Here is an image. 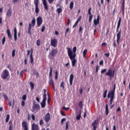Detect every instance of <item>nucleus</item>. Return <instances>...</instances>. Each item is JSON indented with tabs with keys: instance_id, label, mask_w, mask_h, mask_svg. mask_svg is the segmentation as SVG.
<instances>
[{
	"instance_id": "obj_57",
	"label": "nucleus",
	"mask_w": 130,
	"mask_h": 130,
	"mask_svg": "<svg viewBox=\"0 0 130 130\" xmlns=\"http://www.w3.org/2000/svg\"><path fill=\"white\" fill-rule=\"evenodd\" d=\"M99 68H100V67L98 66H96V69H95V72H98L99 70Z\"/></svg>"
},
{
	"instance_id": "obj_6",
	"label": "nucleus",
	"mask_w": 130,
	"mask_h": 130,
	"mask_svg": "<svg viewBox=\"0 0 130 130\" xmlns=\"http://www.w3.org/2000/svg\"><path fill=\"white\" fill-rule=\"evenodd\" d=\"M58 52L57 49H52L51 52L49 54V57L50 59H53V57L56 55Z\"/></svg>"
},
{
	"instance_id": "obj_36",
	"label": "nucleus",
	"mask_w": 130,
	"mask_h": 130,
	"mask_svg": "<svg viewBox=\"0 0 130 130\" xmlns=\"http://www.w3.org/2000/svg\"><path fill=\"white\" fill-rule=\"evenodd\" d=\"M39 0H34V4H35L36 8L39 3Z\"/></svg>"
},
{
	"instance_id": "obj_7",
	"label": "nucleus",
	"mask_w": 130,
	"mask_h": 130,
	"mask_svg": "<svg viewBox=\"0 0 130 130\" xmlns=\"http://www.w3.org/2000/svg\"><path fill=\"white\" fill-rule=\"evenodd\" d=\"M115 71L114 70H112L111 69H108L107 72L106 73V75H108L111 78L114 76Z\"/></svg>"
},
{
	"instance_id": "obj_37",
	"label": "nucleus",
	"mask_w": 130,
	"mask_h": 130,
	"mask_svg": "<svg viewBox=\"0 0 130 130\" xmlns=\"http://www.w3.org/2000/svg\"><path fill=\"white\" fill-rule=\"evenodd\" d=\"M27 99V95L26 94H23L22 96V100L25 102Z\"/></svg>"
},
{
	"instance_id": "obj_59",
	"label": "nucleus",
	"mask_w": 130,
	"mask_h": 130,
	"mask_svg": "<svg viewBox=\"0 0 130 130\" xmlns=\"http://www.w3.org/2000/svg\"><path fill=\"white\" fill-rule=\"evenodd\" d=\"M63 109H64V110H66V111H68V110H69L70 108L69 107H68L67 108H66V107L63 106Z\"/></svg>"
},
{
	"instance_id": "obj_31",
	"label": "nucleus",
	"mask_w": 130,
	"mask_h": 130,
	"mask_svg": "<svg viewBox=\"0 0 130 130\" xmlns=\"http://www.w3.org/2000/svg\"><path fill=\"white\" fill-rule=\"evenodd\" d=\"M62 8H57V12L58 14H60V13H61V12H62Z\"/></svg>"
},
{
	"instance_id": "obj_63",
	"label": "nucleus",
	"mask_w": 130,
	"mask_h": 130,
	"mask_svg": "<svg viewBox=\"0 0 130 130\" xmlns=\"http://www.w3.org/2000/svg\"><path fill=\"white\" fill-rule=\"evenodd\" d=\"M113 47L114 48H116V43L115 41H114V42H113Z\"/></svg>"
},
{
	"instance_id": "obj_38",
	"label": "nucleus",
	"mask_w": 130,
	"mask_h": 130,
	"mask_svg": "<svg viewBox=\"0 0 130 130\" xmlns=\"http://www.w3.org/2000/svg\"><path fill=\"white\" fill-rule=\"evenodd\" d=\"M44 123V120H43V119H41V120H40V125H43Z\"/></svg>"
},
{
	"instance_id": "obj_17",
	"label": "nucleus",
	"mask_w": 130,
	"mask_h": 130,
	"mask_svg": "<svg viewBox=\"0 0 130 130\" xmlns=\"http://www.w3.org/2000/svg\"><path fill=\"white\" fill-rule=\"evenodd\" d=\"M74 78V74H71L70 76V79H69L70 85H72Z\"/></svg>"
},
{
	"instance_id": "obj_2",
	"label": "nucleus",
	"mask_w": 130,
	"mask_h": 130,
	"mask_svg": "<svg viewBox=\"0 0 130 130\" xmlns=\"http://www.w3.org/2000/svg\"><path fill=\"white\" fill-rule=\"evenodd\" d=\"M121 21V17H119V20L118 21V24L117 26V29H116V31L117 32V43L118 45H119V44H120V41L121 40V29H120V30H119V31H118L119 28L120 26Z\"/></svg>"
},
{
	"instance_id": "obj_61",
	"label": "nucleus",
	"mask_w": 130,
	"mask_h": 130,
	"mask_svg": "<svg viewBox=\"0 0 130 130\" xmlns=\"http://www.w3.org/2000/svg\"><path fill=\"white\" fill-rule=\"evenodd\" d=\"M27 63H28V60H27V59H26V58L24 59V64H25V65H27Z\"/></svg>"
},
{
	"instance_id": "obj_14",
	"label": "nucleus",
	"mask_w": 130,
	"mask_h": 130,
	"mask_svg": "<svg viewBox=\"0 0 130 130\" xmlns=\"http://www.w3.org/2000/svg\"><path fill=\"white\" fill-rule=\"evenodd\" d=\"M22 126L24 130H28L27 123L26 121H23L22 122Z\"/></svg>"
},
{
	"instance_id": "obj_25",
	"label": "nucleus",
	"mask_w": 130,
	"mask_h": 130,
	"mask_svg": "<svg viewBox=\"0 0 130 130\" xmlns=\"http://www.w3.org/2000/svg\"><path fill=\"white\" fill-rule=\"evenodd\" d=\"M106 115H108L109 112V108H108V105L107 104L106 105Z\"/></svg>"
},
{
	"instance_id": "obj_3",
	"label": "nucleus",
	"mask_w": 130,
	"mask_h": 130,
	"mask_svg": "<svg viewBox=\"0 0 130 130\" xmlns=\"http://www.w3.org/2000/svg\"><path fill=\"white\" fill-rule=\"evenodd\" d=\"M115 89H116V84H114L113 89L112 90H110V91H109V92L108 94V98H110V105H112V104H113V103Z\"/></svg>"
},
{
	"instance_id": "obj_48",
	"label": "nucleus",
	"mask_w": 130,
	"mask_h": 130,
	"mask_svg": "<svg viewBox=\"0 0 130 130\" xmlns=\"http://www.w3.org/2000/svg\"><path fill=\"white\" fill-rule=\"evenodd\" d=\"M13 126L12 124H10L9 126V130H13Z\"/></svg>"
},
{
	"instance_id": "obj_43",
	"label": "nucleus",
	"mask_w": 130,
	"mask_h": 130,
	"mask_svg": "<svg viewBox=\"0 0 130 130\" xmlns=\"http://www.w3.org/2000/svg\"><path fill=\"white\" fill-rule=\"evenodd\" d=\"M69 126V122H66V130L68 129Z\"/></svg>"
},
{
	"instance_id": "obj_29",
	"label": "nucleus",
	"mask_w": 130,
	"mask_h": 130,
	"mask_svg": "<svg viewBox=\"0 0 130 130\" xmlns=\"http://www.w3.org/2000/svg\"><path fill=\"white\" fill-rule=\"evenodd\" d=\"M88 52V50L85 49L83 52V56L84 58H86V54H87Z\"/></svg>"
},
{
	"instance_id": "obj_10",
	"label": "nucleus",
	"mask_w": 130,
	"mask_h": 130,
	"mask_svg": "<svg viewBox=\"0 0 130 130\" xmlns=\"http://www.w3.org/2000/svg\"><path fill=\"white\" fill-rule=\"evenodd\" d=\"M51 118V115L50 113H47L44 117V120L46 122H49Z\"/></svg>"
},
{
	"instance_id": "obj_53",
	"label": "nucleus",
	"mask_w": 130,
	"mask_h": 130,
	"mask_svg": "<svg viewBox=\"0 0 130 130\" xmlns=\"http://www.w3.org/2000/svg\"><path fill=\"white\" fill-rule=\"evenodd\" d=\"M15 50H13L12 54V57H15Z\"/></svg>"
},
{
	"instance_id": "obj_55",
	"label": "nucleus",
	"mask_w": 130,
	"mask_h": 130,
	"mask_svg": "<svg viewBox=\"0 0 130 130\" xmlns=\"http://www.w3.org/2000/svg\"><path fill=\"white\" fill-rule=\"evenodd\" d=\"M86 115H87V110L86 109H85V112L84 113V118H85Z\"/></svg>"
},
{
	"instance_id": "obj_40",
	"label": "nucleus",
	"mask_w": 130,
	"mask_h": 130,
	"mask_svg": "<svg viewBox=\"0 0 130 130\" xmlns=\"http://www.w3.org/2000/svg\"><path fill=\"white\" fill-rule=\"evenodd\" d=\"M92 18H93V15L91 13V14L89 16V22L91 21Z\"/></svg>"
},
{
	"instance_id": "obj_42",
	"label": "nucleus",
	"mask_w": 130,
	"mask_h": 130,
	"mask_svg": "<svg viewBox=\"0 0 130 130\" xmlns=\"http://www.w3.org/2000/svg\"><path fill=\"white\" fill-rule=\"evenodd\" d=\"M45 28H46L45 25H42V29H41L42 32H43L44 31Z\"/></svg>"
},
{
	"instance_id": "obj_56",
	"label": "nucleus",
	"mask_w": 130,
	"mask_h": 130,
	"mask_svg": "<svg viewBox=\"0 0 130 130\" xmlns=\"http://www.w3.org/2000/svg\"><path fill=\"white\" fill-rule=\"evenodd\" d=\"M96 120H95L94 122H93L92 123V126H93V128L95 126V124H96Z\"/></svg>"
},
{
	"instance_id": "obj_30",
	"label": "nucleus",
	"mask_w": 130,
	"mask_h": 130,
	"mask_svg": "<svg viewBox=\"0 0 130 130\" xmlns=\"http://www.w3.org/2000/svg\"><path fill=\"white\" fill-rule=\"evenodd\" d=\"M74 3L73 1H72L70 4V9H73L74 7Z\"/></svg>"
},
{
	"instance_id": "obj_26",
	"label": "nucleus",
	"mask_w": 130,
	"mask_h": 130,
	"mask_svg": "<svg viewBox=\"0 0 130 130\" xmlns=\"http://www.w3.org/2000/svg\"><path fill=\"white\" fill-rule=\"evenodd\" d=\"M30 63H33L34 61V59L32 56V53H30Z\"/></svg>"
},
{
	"instance_id": "obj_52",
	"label": "nucleus",
	"mask_w": 130,
	"mask_h": 130,
	"mask_svg": "<svg viewBox=\"0 0 130 130\" xmlns=\"http://www.w3.org/2000/svg\"><path fill=\"white\" fill-rule=\"evenodd\" d=\"M31 119H32V120H35L36 118L34 114H31Z\"/></svg>"
},
{
	"instance_id": "obj_60",
	"label": "nucleus",
	"mask_w": 130,
	"mask_h": 130,
	"mask_svg": "<svg viewBox=\"0 0 130 130\" xmlns=\"http://www.w3.org/2000/svg\"><path fill=\"white\" fill-rule=\"evenodd\" d=\"M100 65H103L104 64V60H101L99 63Z\"/></svg>"
},
{
	"instance_id": "obj_28",
	"label": "nucleus",
	"mask_w": 130,
	"mask_h": 130,
	"mask_svg": "<svg viewBox=\"0 0 130 130\" xmlns=\"http://www.w3.org/2000/svg\"><path fill=\"white\" fill-rule=\"evenodd\" d=\"M10 117V116L9 114H7L6 116V120H5L6 122H8V121H9Z\"/></svg>"
},
{
	"instance_id": "obj_51",
	"label": "nucleus",
	"mask_w": 130,
	"mask_h": 130,
	"mask_svg": "<svg viewBox=\"0 0 130 130\" xmlns=\"http://www.w3.org/2000/svg\"><path fill=\"white\" fill-rule=\"evenodd\" d=\"M25 102L24 101V100H22V102H21V106L22 107H24L25 106Z\"/></svg>"
},
{
	"instance_id": "obj_45",
	"label": "nucleus",
	"mask_w": 130,
	"mask_h": 130,
	"mask_svg": "<svg viewBox=\"0 0 130 130\" xmlns=\"http://www.w3.org/2000/svg\"><path fill=\"white\" fill-rule=\"evenodd\" d=\"M3 96L4 99H5L6 100H9L8 95H7V94H6L5 93H4Z\"/></svg>"
},
{
	"instance_id": "obj_50",
	"label": "nucleus",
	"mask_w": 130,
	"mask_h": 130,
	"mask_svg": "<svg viewBox=\"0 0 130 130\" xmlns=\"http://www.w3.org/2000/svg\"><path fill=\"white\" fill-rule=\"evenodd\" d=\"M79 106H80V107L81 108H82V107H83V102H82V101L79 102Z\"/></svg>"
},
{
	"instance_id": "obj_22",
	"label": "nucleus",
	"mask_w": 130,
	"mask_h": 130,
	"mask_svg": "<svg viewBox=\"0 0 130 130\" xmlns=\"http://www.w3.org/2000/svg\"><path fill=\"white\" fill-rule=\"evenodd\" d=\"M81 116V111H80L79 114H77L76 116L77 120H80Z\"/></svg>"
},
{
	"instance_id": "obj_44",
	"label": "nucleus",
	"mask_w": 130,
	"mask_h": 130,
	"mask_svg": "<svg viewBox=\"0 0 130 130\" xmlns=\"http://www.w3.org/2000/svg\"><path fill=\"white\" fill-rule=\"evenodd\" d=\"M107 89H106V90H105L104 92V98H105L107 96Z\"/></svg>"
},
{
	"instance_id": "obj_35",
	"label": "nucleus",
	"mask_w": 130,
	"mask_h": 130,
	"mask_svg": "<svg viewBox=\"0 0 130 130\" xmlns=\"http://www.w3.org/2000/svg\"><path fill=\"white\" fill-rule=\"evenodd\" d=\"M76 52H77V47H74L73 48V54H76Z\"/></svg>"
},
{
	"instance_id": "obj_64",
	"label": "nucleus",
	"mask_w": 130,
	"mask_h": 130,
	"mask_svg": "<svg viewBox=\"0 0 130 130\" xmlns=\"http://www.w3.org/2000/svg\"><path fill=\"white\" fill-rule=\"evenodd\" d=\"M121 108L120 107H118V108H117L116 111L117 112H119L120 111H121Z\"/></svg>"
},
{
	"instance_id": "obj_11",
	"label": "nucleus",
	"mask_w": 130,
	"mask_h": 130,
	"mask_svg": "<svg viewBox=\"0 0 130 130\" xmlns=\"http://www.w3.org/2000/svg\"><path fill=\"white\" fill-rule=\"evenodd\" d=\"M40 128L38 124H35L32 123L31 124V130H40Z\"/></svg>"
},
{
	"instance_id": "obj_27",
	"label": "nucleus",
	"mask_w": 130,
	"mask_h": 130,
	"mask_svg": "<svg viewBox=\"0 0 130 130\" xmlns=\"http://www.w3.org/2000/svg\"><path fill=\"white\" fill-rule=\"evenodd\" d=\"M40 10H39V3H38V5H37V6L35 8V12L36 13H39Z\"/></svg>"
},
{
	"instance_id": "obj_15",
	"label": "nucleus",
	"mask_w": 130,
	"mask_h": 130,
	"mask_svg": "<svg viewBox=\"0 0 130 130\" xmlns=\"http://www.w3.org/2000/svg\"><path fill=\"white\" fill-rule=\"evenodd\" d=\"M14 38L15 42H16V41L17 40V30L16 27H14Z\"/></svg>"
},
{
	"instance_id": "obj_32",
	"label": "nucleus",
	"mask_w": 130,
	"mask_h": 130,
	"mask_svg": "<svg viewBox=\"0 0 130 130\" xmlns=\"http://www.w3.org/2000/svg\"><path fill=\"white\" fill-rule=\"evenodd\" d=\"M52 71H53L52 67H50V73H49V76L50 78L52 76Z\"/></svg>"
},
{
	"instance_id": "obj_21",
	"label": "nucleus",
	"mask_w": 130,
	"mask_h": 130,
	"mask_svg": "<svg viewBox=\"0 0 130 130\" xmlns=\"http://www.w3.org/2000/svg\"><path fill=\"white\" fill-rule=\"evenodd\" d=\"M31 27H32V24L31 23H29V27L28 28V34H29L30 36L32 35L31 34Z\"/></svg>"
},
{
	"instance_id": "obj_18",
	"label": "nucleus",
	"mask_w": 130,
	"mask_h": 130,
	"mask_svg": "<svg viewBox=\"0 0 130 130\" xmlns=\"http://www.w3.org/2000/svg\"><path fill=\"white\" fill-rule=\"evenodd\" d=\"M12 13V9H11V8H10L8 10V11L7 12V16H11Z\"/></svg>"
},
{
	"instance_id": "obj_33",
	"label": "nucleus",
	"mask_w": 130,
	"mask_h": 130,
	"mask_svg": "<svg viewBox=\"0 0 130 130\" xmlns=\"http://www.w3.org/2000/svg\"><path fill=\"white\" fill-rule=\"evenodd\" d=\"M29 85H30L31 89V90L34 89V86H35L34 83H33V82H30L29 83Z\"/></svg>"
},
{
	"instance_id": "obj_16",
	"label": "nucleus",
	"mask_w": 130,
	"mask_h": 130,
	"mask_svg": "<svg viewBox=\"0 0 130 130\" xmlns=\"http://www.w3.org/2000/svg\"><path fill=\"white\" fill-rule=\"evenodd\" d=\"M46 100H45V96H43V101L41 103V105L42 106V108H45L46 106Z\"/></svg>"
},
{
	"instance_id": "obj_46",
	"label": "nucleus",
	"mask_w": 130,
	"mask_h": 130,
	"mask_svg": "<svg viewBox=\"0 0 130 130\" xmlns=\"http://www.w3.org/2000/svg\"><path fill=\"white\" fill-rule=\"evenodd\" d=\"M60 87H62V88H64V81H62V82H61Z\"/></svg>"
},
{
	"instance_id": "obj_1",
	"label": "nucleus",
	"mask_w": 130,
	"mask_h": 130,
	"mask_svg": "<svg viewBox=\"0 0 130 130\" xmlns=\"http://www.w3.org/2000/svg\"><path fill=\"white\" fill-rule=\"evenodd\" d=\"M67 49L68 56L72 61V66L74 67L77 62V60L76 59V54H74L72 49L69 48V47H67Z\"/></svg>"
},
{
	"instance_id": "obj_58",
	"label": "nucleus",
	"mask_w": 130,
	"mask_h": 130,
	"mask_svg": "<svg viewBox=\"0 0 130 130\" xmlns=\"http://www.w3.org/2000/svg\"><path fill=\"white\" fill-rule=\"evenodd\" d=\"M70 29L69 28H66V30L65 31V36H67L68 32L69 31Z\"/></svg>"
},
{
	"instance_id": "obj_8",
	"label": "nucleus",
	"mask_w": 130,
	"mask_h": 130,
	"mask_svg": "<svg viewBox=\"0 0 130 130\" xmlns=\"http://www.w3.org/2000/svg\"><path fill=\"white\" fill-rule=\"evenodd\" d=\"M51 46H52L54 48H56L57 46L58 40L57 39H53L50 41Z\"/></svg>"
},
{
	"instance_id": "obj_62",
	"label": "nucleus",
	"mask_w": 130,
	"mask_h": 130,
	"mask_svg": "<svg viewBox=\"0 0 130 130\" xmlns=\"http://www.w3.org/2000/svg\"><path fill=\"white\" fill-rule=\"evenodd\" d=\"M107 71L106 68H105L104 69H103V70L101 71V73H104V72H106Z\"/></svg>"
},
{
	"instance_id": "obj_19",
	"label": "nucleus",
	"mask_w": 130,
	"mask_h": 130,
	"mask_svg": "<svg viewBox=\"0 0 130 130\" xmlns=\"http://www.w3.org/2000/svg\"><path fill=\"white\" fill-rule=\"evenodd\" d=\"M49 82L50 84H51L52 85V87H53V89H55L54 82L52 78H50L49 79Z\"/></svg>"
},
{
	"instance_id": "obj_47",
	"label": "nucleus",
	"mask_w": 130,
	"mask_h": 130,
	"mask_svg": "<svg viewBox=\"0 0 130 130\" xmlns=\"http://www.w3.org/2000/svg\"><path fill=\"white\" fill-rule=\"evenodd\" d=\"M40 44H41L40 40H37V46H40Z\"/></svg>"
},
{
	"instance_id": "obj_41",
	"label": "nucleus",
	"mask_w": 130,
	"mask_h": 130,
	"mask_svg": "<svg viewBox=\"0 0 130 130\" xmlns=\"http://www.w3.org/2000/svg\"><path fill=\"white\" fill-rule=\"evenodd\" d=\"M66 118H62L61 120V124H63L64 121H66Z\"/></svg>"
},
{
	"instance_id": "obj_39",
	"label": "nucleus",
	"mask_w": 130,
	"mask_h": 130,
	"mask_svg": "<svg viewBox=\"0 0 130 130\" xmlns=\"http://www.w3.org/2000/svg\"><path fill=\"white\" fill-rule=\"evenodd\" d=\"M46 89H44V95H43V96H45V100L46 101V100H47V94H46Z\"/></svg>"
},
{
	"instance_id": "obj_34",
	"label": "nucleus",
	"mask_w": 130,
	"mask_h": 130,
	"mask_svg": "<svg viewBox=\"0 0 130 130\" xmlns=\"http://www.w3.org/2000/svg\"><path fill=\"white\" fill-rule=\"evenodd\" d=\"M58 71H55V79H58Z\"/></svg>"
},
{
	"instance_id": "obj_20",
	"label": "nucleus",
	"mask_w": 130,
	"mask_h": 130,
	"mask_svg": "<svg viewBox=\"0 0 130 130\" xmlns=\"http://www.w3.org/2000/svg\"><path fill=\"white\" fill-rule=\"evenodd\" d=\"M7 34L8 35V37L9 38V39H12L13 37L11 34V30L9 29H8L7 30Z\"/></svg>"
},
{
	"instance_id": "obj_9",
	"label": "nucleus",
	"mask_w": 130,
	"mask_h": 130,
	"mask_svg": "<svg viewBox=\"0 0 130 130\" xmlns=\"http://www.w3.org/2000/svg\"><path fill=\"white\" fill-rule=\"evenodd\" d=\"M43 23V19L41 17V16H39L37 18V24L38 27L41 26V24Z\"/></svg>"
},
{
	"instance_id": "obj_5",
	"label": "nucleus",
	"mask_w": 130,
	"mask_h": 130,
	"mask_svg": "<svg viewBox=\"0 0 130 130\" xmlns=\"http://www.w3.org/2000/svg\"><path fill=\"white\" fill-rule=\"evenodd\" d=\"M9 75V71L7 69H5L1 74V77L3 79H7Z\"/></svg>"
},
{
	"instance_id": "obj_24",
	"label": "nucleus",
	"mask_w": 130,
	"mask_h": 130,
	"mask_svg": "<svg viewBox=\"0 0 130 130\" xmlns=\"http://www.w3.org/2000/svg\"><path fill=\"white\" fill-rule=\"evenodd\" d=\"M35 24H36V19L35 18H34L31 20V27H34V26H35Z\"/></svg>"
},
{
	"instance_id": "obj_54",
	"label": "nucleus",
	"mask_w": 130,
	"mask_h": 130,
	"mask_svg": "<svg viewBox=\"0 0 130 130\" xmlns=\"http://www.w3.org/2000/svg\"><path fill=\"white\" fill-rule=\"evenodd\" d=\"M82 30H83V27H82V26H79V32H82Z\"/></svg>"
},
{
	"instance_id": "obj_13",
	"label": "nucleus",
	"mask_w": 130,
	"mask_h": 130,
	"mask_svg": "<svg viewBox=\"0 0 130 130\" xmlns=\"http://www.w3.org/2000/svg\"><path fill=\"white\" fill-rule=\"evenodd\" d=\"M44 8L47 11H49L48 5L47 4V0H42Z\"/></svg>"
},
{
	"instance_id": "obj_49",
	"label": "nucleus",
	"mask_w": 130,
	"mask_h": 130,
	"mask_svg": "<svg viewBox=\"0 0 130 130\" xmlns=\"http://www.w3.org/2000/svg\"><path fill=\"white\" fill-rule=\"evenodd\" d=\"M6 42V38L5 37H4L3 40H2V44L3 45H4L5 43Z\"/></svg>"
},
{
	"instance_id": "obj_23",
	"label": "nucleus",
	"mask_w": 130,
	"mask_h": 130,
	"mask_svg": "<svg viewBox=\"0 0 130 130\" xmlns=\"http://www.w3.org/2000/svg\"><path fill=\"white\" fill-rule=\"evenodd\" d=\"M124 8H125V0H123L122 4V13H124Z\"/></svg>"
},
{
	"instance_id": "obj_4",
	"label": "nucleus",
	"mask_w": 130,
	"mask_h": 130,
	"mask_svg": "<svg viewBox=\"0 0 130 130\" xmlns=\"http://www.w3.org/2000/svg\"><path fill=\"white\" fill-rule=\"evenodd\" d=\"M40 110V107L39 104H38V103L36 101H34L33 102V105H32V112H38Z\"/></svg>"
},
{
	"instance_id": "obj_12",
	"label": "nucleus",
	"mask_w": 130,
	"mask_h": 130,
	"mask_svg": "<svg viewBox=\"0 0 130 130\" xmlns=\"http://www.w3.org/2000/svg\"><path fill=\"white\" fill-rule=\"evenodd\" d=\"M100 15H98L97 18H94L93 20V24L96 26L98 24L100 23Z\"/></svg>"
}]
</instances>
